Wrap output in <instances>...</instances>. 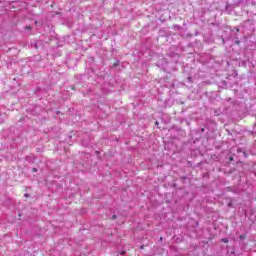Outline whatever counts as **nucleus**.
I'll return each mask as SVG.
<instances>
[{
    "instance_id": "f257e3e1",
    "label": "nucleus",
    "mask_w": 256,
    "mask_h": 256,
    "mask_svg": "<svg viewBox=\"0 0 256 256\" xmlns=\"http://www.w3.org/2000/svg\"><path fill=\"white\" fill-rule=\"evenodd\" d=\"M222 241H223V243H229V239H227V238L222 239Z\"/></svg>"
},
{
    "instance_id": "f03ea898",
    "label": "nucleus",
    "mask_w": 256,
    "mask_h": 256,
    "mask_svg": "<svg viewBox=\"0 0 256 256\" xmlns=\"http://www.w3.org/2000/svg\"><path fill=\"white\" fill-rule=\"evenodd\" d=\"M25 197H29V194H25Z\"/></svg>"
},
{
    "instance_id": "7ed1b4c3",
    "label": "nucleus",
    "mask_w": 256,
    "mask_h": 256,
    "mask_svg": "<svg viewBox=\"0 0 256 256\" xmlns=\"http://www.w3.org/2000/svg\"><path fill=\"white\" fill-rule=\"evenodd\" d=\"M117 218V216H113V219H116Z\"/></svg>"
},
{
    "instance_id": "20e7f679",
    "label": "nucleus",
    "mask_w": 256,
    "mask_h": 256,
    "mask_svg": "<svg viewBox=\"0 0 256 256\" xmlns=\"http://www.w3.org/2000/svg\"><path fill=\"white\" fill-rule=\"evenodd\" d=\"M121 255H125V252H122Z\"/></svg>"
},
{
    "instance_id": "39448f33",
    "label": "nucleus",
    "mask_w": 256,
    "mask_h": 256,
    "mask_svg": "<svg viewBox=\"0 0 256 256\" xmlns=\"http://www.w3.org/2000/svg\"><path fill=\"white\" fill-rule=\"evenodd\" d=\"M156 125H159V122H156Z\"/></svg>"
}]
</instances>
